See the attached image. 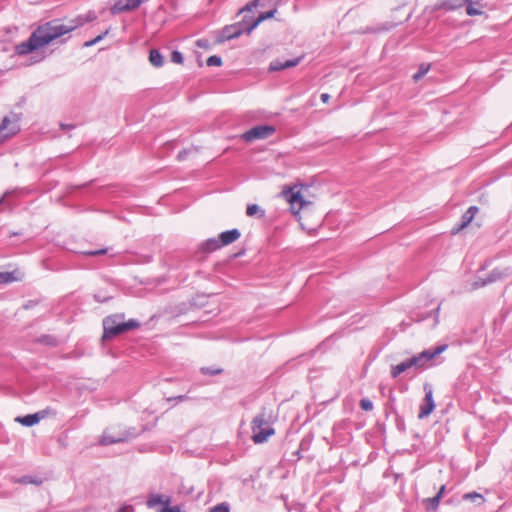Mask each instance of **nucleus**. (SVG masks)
I'll list each match as a JSON object with an SVG mask.
<instances>
[{
	"mask_svg": "<svg viewBox=\"0 0 512 512\" xmlns=\"http://www.w3.org/2000/svg\"><path fill=\"white\" fill-rule=\"evenodd\" d=\"M248 18L245 16L241 22L226 25L218 38L219 42H224L227 40L235 39L241 36L244 32H246V26L249 25Z\"/></svg>",
	"mask_w": 512,
	"mask_h": 512,
	"instance_id": "0eeeda50",
	"label": "nucleus"
},
{
	"mask_svg": "<svg viewBox=\"0 0 512 512\" xmlns=\"http://www.w3.org/2000/svg\"><path fill=\"white\" fill-rule=\"evenodd\" d=\"M445 488L446 486L445 485H442L440 490L437 492L436 495H440V499L442 498L443 494H444V491H445Z\"/></svg>",
	"mask_w": 512,
	"mask_h": 512,
	"instance_id": "3c124183",
	"label": "nucleus"
},
{
	"mask_svg": "<svg viewBox=\"0 0 512 512\" xmlns=\"http://www.w3.org/2000/svg\"><path fill=\"white\" fill-rule=\"evenodd\" d=\"M15 272H0V284H8L17 281Z\"/></svg>",
	"mask_w": 512,
	"mask_h": 512,
	"instance_id": "a878e982",
	"label": "nucleus"
},
{
	"mask_svg": "<svg viewBox=\"0 0 512 512\" xmlns=\"http://www.w3.org/2000/svg\"><path fill=\"white\" fill-rule=\"evenodd\" d=\"M18 190L17 189H14V190H8L6 191L2 197L0 198V205L5 201V199L9 198L11 195H13L14 193H16Z\"/></svg>",
	"mask_w": 512,
	"mask_h": 512,
	"instance_id": "37998d69",
	"label": "nucleus"
},
{
	"mask_svg": "<svg viewBox=\"0 0 512 512\" xmlns=\"http://www.w3.org/2000/svg\"><path fill=\"white\" fill-rule=\"evenodd\" d=\"M477 212H478V207L477 206H470L466 210V212L462 215L460 224H458L457 226L453 227L452 233L456 234L461 229H463L466 226H468L471 223V221L473 220V218L475 217Z\"/></svg>",
	"mask_w": 512,
	"mask_h": 512,
	"instance_id": "2eb2a0df",
	"label": "nucleus"
},
{
	"mask_svg": "<svg viewBox=\"0 0 512 512\" xmlns=\"http://www.w3.org/2000/svg\"><path fill=\"white\" fill-rule=\"evenodd\" d=\"M163 512H181V511L178 506H173V507L167 506L166 508H164Z\"/></svg>",
	"mask_w": 512,
	"mask_h": 512,
	"instance_id": "de8ad7c7",
	"label": "nucleus"
},
{
	"mask_svg": "<svg viewBox=\"0 0 512 512\" xmlns=\"http://www.w3.org/2000/svg\"><path fill=\"white\" fill-rule=\"evenodd\" d=\"M200 248L203 252L210 253L217 249H220L221 244L219 242V239L209 238L201 244Z\"/></svg>",
	"mask_w": 512,
	"mask_h": 512,
	"instance_id": "6ab92c4d",
	"label": "nucleus"
},
{
	"mask_svg": "<svg viewBox=\"0 0 512 512\" xmlns=\"http://www.w3.org/2000/svg\"><path fill=\"white\" fill-rule=\"evenodd\" d=\"M288 2L289 0H250L244 7L239 10V13L250 12L252 9L257 8L258 6H272L278 8Z\"/></svg>",
	"mask_w": 512,
	"mask_h": 512,
	"instance_id": "f8f14e48",
	"label": "nucleus"
},
{
	"mask_svg": "<svg viewBox=\"0 0 512 512\" xmlns=\"http://www.w3.org/2000/svg\"><path fill=\"white\" fill-rule=\"evenodd\" d=\"M170 60L175 64H182L184 61V57L180 51L174 50L171 52Z\"/></svg>",
	"mask_w": 512,
	"mask_h": 512,
	"instance_id": "f704fd0d",
	"label": "nucleus"
},
{
	"mask_svg": "<svg viewBox=\"0 0 512 512\" xmlns=\"http://www.w3.org/2000/svg\"><path fill=\"white\" fill-rule=\"evenodd\" d=\"M425 397L420 405V411L418 414L419 419H424L428 417L432 411L435 409V402L433 399V387L429 383H425L423 386Z\"/></svg>",
	"mask_w": 512,
	"mask_h": 512,
	"instance_id": "1a4fd4ad",
	"label": "nucleus"
},
{
	"mask_svg": "<svg viewBox=\"0 0 512 512\" xmlns=\"http://www.w3.org/2000/svg\"><path fill=\"white\" fill-rule=\"evenodd\" d=\"M278 8L272 7L269 11L262 12L259 14V16L255 19L249 17V25L246 26V33L250 34L260 23H262L265 20L271 19L275 16L277 13Z\"/></svg>",
	"mask_w": 512,
	"mask_h": 512,
	"instance_id": "ddd939ff",
	"label": "nucleus"
},
{
	"mask_svg": "<svg viewBox=\"0 0 512 512\" xmlns=\"http://www.w3.org/2000/svg\"><path fill=\"white\" fill-rule=\"evenodd\" d=\"M286 200L290 203L291 209L298 213L301 209H303L305 206H308L311 204V202L306 201L301 194L300 189L297 187L290 188L288 191L284 192Z\"/></svg>",
	"mask_w": 512,
	"mask_h": 512,
	"instance_id": "6e6552de",
	"label": "nucleus"
},
{
	"mask_svg": "<svg viewBox=\"0 0 512 512\" xmlns=\"http://www.w3.org/2000/svg\"><path fill=\"white\" fill-rule=\"evenodd\" d=\"M405 371H407V368L403 361L397 365H392L391 371H390L391 377L397 378V377H399L400 374H402Z\"/></svg>",
	"mask_w": 512,
	"mask_h": 512,
	"instance_id": "bb28decb",
	"label": "nucleus"
},
{
	"mask_svg": "<svg viewBox=\"0 0 512 512\" xmlns=\"http://www.w3.org/2000/svg\"><path fill=\"white\" fill-rule=\"evenodd\" d=\"M302 59L303 56L286 61L274 60L270 63L269 69L271 71H281L287 68L295 67L301 62Z\"/></svg>",
	"mask_w": 512,
	"mask_h": 512,
	"instance_id": "dca6fc26",
	"label": "nucleus"
},
{
	"mask_svg": "<svg viewBox=\"0 0 512 512\" xmlns=\"http://www.w3.org/2000/svg\"><path fill=\"white\" fill-rule=\"evenodd\" d=\"M159 504L168 506L170 504V498H164L162 495L159 494H151L146 501V505L149 508H154L156 505Z\"/></svg>",
	"mask_w": 512,
	"mask_h": 512,
	"instance_id": "a211bd4d",
	"label": "nucleus"
},
{
	"mask_svg": "<svg viewBox=\"0 0 512 512\" xmlns=\"http://www.w3.org/2000/svg\"><path fill=\"white\" fill-rule=\"evenodd\" d=\"M149 61L154 67H162L164 64V58L159 50L151 49L149 53Z\"/></svg>",
	"mask_w": 512,
	"mask_h": 512,
	"instance_id": "412c9836",
	"label": "nucleus"
},
{
	"mask_svg": "<svg viewBox=\"0 0 512 512\" xmlns=\"http://www.w3.org/2000/svg\"><path fill=\"white\" fill-rule=\"evenodd\" d=\"M395 425L398 431H400L401 433H404L406 431L405 421L403 417L399 416L398 414H396L395 417Z\"/></svg>",
	"mask_w": 512,
	"mask_h": 512,
	"instance_id": "e433bc0d",
	"label": "nucleus"
},
{
	"mask_svg": "<svg viewBox=\"0 0 512 512\" xmlns=\"http://www.w3.org/2000/svg\"><path fill=\"white\" fill-rule=\"evenodd\" d=\"M112 15L128 12V6L125 5V0H117L110 8Z\"/></svg>",
	"mask_w": 512,
	"mask_h": 512,
	"instance_id": "b1692460",
	"label": "nucleus"
},
{
	"mask_svg": "<svg viewBox=\"0 0 512 512\" xmlns=\"http://www.w3.org/2000/svg\"><path fill=\"white\" fill-rule=\"evenodd\" d=\"M125 5L128 6V11L137 9L141 3L139 0H125Z\"/></svg>",
	"mask_w": 512,
	"mask_h": 512,
	"instance_id": "ea45409f",
	"label": "nucleus"
},
{
	"mask_svg": "<svg viewBox=\"0 0 512 512\" xmlns=\"http://www.w3.org/2000/svg\"><path fill=\"white\" fill-rule=\"evenodd\" d=\"M187 399H189V397L187 395H179V396H176V397L169 398L168 400L169 401L175 400V401H178V402H183V401H185Z\"/></svg>",
	"mask_w": 512,
	"mask_h": 512,
	"instance_id": "49530a36",
	"label": "nucleus"
},
{
	"mask_svg": "<svg viewBox=\"0 0 512 512\" xmlns=\"http://www.w3.org/2000/svg\"><path fill=\"white\" fill-rule=\"evenodd\" d=\"M108 33H109V30H106L103 33L99 34L96 38H94L92 40H89V41H86L84 43V47H92V46H94L95 44H97L98 42L103 40Z\"/></svg>",
	"mask_w": 512,
	"mask_h": 512,
	"instance_id": "2f4dec72",
	"label": "nucleus"
},
{
	"mask_svg": "<svg viewBox=\"0 0 512 512\" xmlns=\"http://www.w3.org/2000/svg\"><path fill=\"white\" fill-rule=\"evenodd\" d=\"M462 499L463 500H469V501H472V502H476L477 500H479V504L483 503L484 502V497L477 493V492H469V493H466L462 496Z\"/></svg>",
	"mask_w": 512,
	"mask_h": 512,
	"instance_id": "c85d7f7f",
	"label": "nucleus"
},
{
	"mask_svg": "<svg viewBox=\"0 0 512 512\" xmlns=\"http://www.w3.org/2000/svg\"><path fill=\"white\" fill-rule=\"evenodd\" d=\"M503 277V273L498 269H493L486 278L478 277L474 283L473 288L478 289L486 286L487 284L494 283Z\"/></svg>",
	"mask_w": 512,
	"mask_h": 512,
	"instance_id": "4468645a",
	"label": "nucleus"
},
{
	"mask_svg": "<svg viewBox=\"0 0 512 512\" xmlns=\"http://www.w3.org/2000/svg\"><path fill=\"white\" fill-rule=\"evenodd\" d=\"M439 312H440V305H438L432 312L428 313L425 316H422L421 318H417V321H422L426 319L427 317L433 315L434 316V326H436L439 322Z\"/></svg>",
	"mask_w": 512,
	"mask_h": 512,
	"instance_id": "72a5a7b5",
	"label": "nucleus"
},
{
	"mask_svg": "<svg viewBox=\"0 0 512 512\" xmlns=\"http://www.w3.org/2000/svg\"><path fill=\"white\" fill-rule=\"evenodd\" d=\"M23 483H33V484H39L40 481L34 480L31 476H24L21 480Z\"/></svg>",
	"mask_w": 512,
	"mask_h": 512,
	"instance_id": "a18cd8bd",
	"label": "nucleus"
},
{
	"mask_svg": "<svg viewBox=\"0 0 512 512\" xmlns=\"http://www.w3.org/2000/svg\"><path fill=\"white\" fill-rule=\"evenodd\" d=\"M102 340L108 341L128 331L138 329L141 323L136 319L125 320L124 313H116L106 316L103 321Z\"/></svg>",
	"mask_w": 512,
	"mask_h": 512,
	"instance_id": "7ed1b4c3",
	"label": "nucleus"
},
{
	"mask_svg": "<svg viewBox=\"0 0 512 512\" xmlns=\"http://www.w3.org/2000/svg\"><path fill=\"white\" fill-rule=\"evenodd\" d=\"M208 512H230V505L227 502H222L210 508Z\"/></svg>",
	"mask_w": 512,
	"mask_h": 512,
	"instance_id": "7c9ffc66",
	"label": "nucleus"
},
{
	"mask_svg": "<svg viewBox=\"0 0 512 512\" xmlns=\"http://www.w3.org/2000/svg\"><path fill=\"white\" fill-rule=\"evenodd\" d=\"M466 6L468 16H478L484 14L485 5L482 0H438L435 4V10L454 11Z\"/></svg>",
	"mask_w": 512,
	"mask_h": 512,
	"instance_id": "20e7f679",
	"label": "nucleus"
},
{
	"mask_svg": "<svg viewBox=\"0 0 512 512\" xmlns=\"http://www.w3.org/2000/svg\"><path fill=\"white\" fill-rule=\"evenodd\" d=\"M276 131L273 125H257L242 134L245 142H253L259 139H266L272 136Z\"/></svg>",
	"mask_w": 512,
	"mask_h": 512,
	"instance_id": "423d86ee",
	"label": "nucleus"
},
{
	"mask_svg": "<svg viewBox=\"0 0 512 512\" xmlns=\"http://www.w3.org/2000/svg\"><path fill=\"white\" fill-rule=\"evenodd\" d=\"M196 46L199 47V48H203V49H209L210 47V42L208 39H198L196 41Z\"/></svg>",
	"mask_w": 512,
	"mask_h": 512,
	"instance_id": "79ce46f5",
	"label": "nucleus"
},
{
	"mask_svg": "<svg viewBox=\"0 0 512 512\" xmlns=\"http://www.w3.org/2000/svg\"><path fill=\"white\" fill-rule=\"evenodd\" d=\"M79 19L83 20V23L80 25V26H82L86 22L95 20L96 16L94 14H89V15H87V17H83L80 15V16L76 17L75 19L71 20L68 25H72V24L76 23Z\"/></svg>",
	"mask_w": 512,
	"mask_h": 512,
	"instance_id": "4c0bfd02",
	"label": "nucleus"
},
{
	"mask_svg": "<svg viewBox=\"0 0 512 512\" xmlns=\"http://www.w3.org/2000/svg\"><path fill=\"white\" fill-rule=\"evenodd\" d=\"M448 348L447 344L438 345L435 348L426 349L420 353H418V357L421 363V366L424 369H427L432 366L431 361L443 353Z\"/></svg>",
	"mask_w": 512,
	"mask_h": 512,
	"instance_id": "9d476101",
	"label": "nucleus"
},
{
	"mask_svg": "<svg viewBox=\"0 0 512 512\" xmlns=\"http://www.w3.org/2000/svg\"><path fill=\"white\" fill-rule=\"evenodd\" d=\"M200 372L203 375L215 376V375L221 374L223 372V369L220 367H215V366H212V367L204 366V367L200 368Z\"/></svg>",
	"mask_w": 512,
	"mask_h": 512,
	"instance_id": "cd10ccee",
	"label": "nucleus"
},
{
	"mask_svg": "<svg viewBox=\"0 0 512 512\" xmlns=\"http://www.w3.org/2000/svg\"><path fill=\"white\" fill-rule=\"evenodd\" d=\"M60 127H61L62 130H71V129L75 128V125L74 124H64V123H61Z\"/></svg>",
	"mask_w": 512,
	"mask_h": 512,
	"instance_id": "09e8293b",
	"label": "nucleus"
},
{
	"mask_svg": "<svg viewBox=\"0 0 512 512\" xmlns=\"http://www.w3.org/2000/svg\"><path fill=\"white\" fill-rule=\"evenodd\" d=\"M404 364L406 365L407 370L414 368L415 370H423L418 355H413L412 357L405 359Z\"/></svg>",
	"mask_w": 512,
	"mask_h": 512,
	"instance_id": "5701e85b",
	"label": "nucleus"
},
{
	"mask_svg": "<svg viewBox=\"0 0 512 512\" xmlns=\"http://www.w3.org/2000/svg\"><path fill=\"white\" fill-rule=\"evenodd\" d=\"M278 413L272 405H263L251 422L252 441L255 444L265 443L275 434L272 425L277 421Z\"/></svg>",
	"mask_w": 512,
	"mask_h": 512,
	"instance_id": "f03ea898",
	"label": "nucleus"
},
{
	"mask_svg": "<svg viewBox=\"0 0 512 512\" xmlns=\"http://www.w3.org/2000/svg\"><path fill=\"white\" fill-rule=\"evenodd\" d=\"M240 236V231L237 228H234L220 233L218 239L221 244V247H223L237 241L240 238Z\"/></svg>",
	"mask_w": 512,
	"mask_h": 512,
	"instance_id": "f3484780",
	"label": "nucleus"
},
{
	"mask_svg": "<svg viewBox=\"0 0 512 512\" xmlns=\"http://www.w3.org/2000/svg\"><path fill=\"white\" fill-rule=\"evenodd\" d=\"M19 121L20 115L14 112H11L8 116L3 118L0 123V143L20 131Z\"/></svg>",
	"mask_w": 512,
	"mask_h": 512,
	"instance_id": "39448f33",
	"label": "nucleus"
},
{
	"mask_svg": "<svg viewBox=\"0 0 512 512\" xmlns=\"http://www.w3.org/2000/svg\"><path fill=\"white\" fill-rule=\"evenodd\" d=\"M49 413V409L40 410L34 414H27L25 416H18L15 418V421L22 424L26 427H32L38 424L42 419H44Z\"/></svg>",
	"mask_w": 512,
	"mask_h": 512,
	"instance_id": "9b49d317",
	"label": "nucleus"
},
{
	"mask_svg": "<svg viewBox=\"0 0 512 512\" xmlns=\"http://www.w3.org/2000/svg\"><path fill=\"white\" fill-rule=\"evenodd\" d=\"M474 8H476V9H480V6H479V5H477V4H474Z\"/></svg>",
	"mask_w": 512,
	"mask_h": 512,
	"instance_id": "864d4df0",
	"label": "nucleus"
},
{
	"mask_svg": "<svg viewBox=\"0 0 512 512\" xmlns=\"http://www.w3.org/2000/svg\"><path fill=\"white\" fill-rule=\"evenodd\" d=\"M246 214L249 217L257 216L258 218L265 217V210L257 204H249L246 209Z\"/></svg>",
	"mask_w": 512,
	"mask_h": 512,
	"instance_id": "4be33fe9",
	"label": "nucleus"
},
{
	"mask_svg": "<svg viewBox=\"0 0 512 512\" xmlns=\"http://www.w3.org/2000/svg\"><path fill=\"white\" fill-rule=\"evenodd\" d=\"M440 495L424 500L425 507L428 511H436L440 503Z\"/></svg>",
	"mask_w": 512,
	"mask_h": 512,
	"instance_id": "393cba45",
	"label": "nucleus"
},
{
	"mask_svg": "<svg viewBox=\"0 0 512 512\" xmlns=\"http://www.w3.org/2000/svg\"><path fill=\"white\" fill-rule=\"evenodd\" d=\"M125 440L126 438L123 436L115 437L110 434L104 433L99 439V444L102 446H108L116 443H121Z\"/></svg>",
	"mask_w": 512,
	"mask_h": 512,
	"instance_id": "aec40b11",
	"label": "nucleus"
},
{
	"mask_svg": "<svg viewBox=\"0 0 512 512\" xmlns=\"http://www.w3.org/2000/svg\"><path fill=\"white\" fill-rule=\"evenodd\" d=\"M127 511H128L127 507H121L117 512H127Z\"/></svg>",
	"mask_w": 512,
	"mask_h": 512,
	"instance_id": "603ef678",
	"label": "nucleus"
},
{
	"mask_svg": "<svg viewBox=\"0 0 512 512\" xmlns=\"http://www.w3.org/2000/svg\"><path fill=\"white\" fill-rule=\"evenodd\" d=\"M320 98L323 103H327L330 99V95L327 93H323L321 94Z\"/></svg>",
	"mask_w": 512,
	"mask_h": 512,
	"instance_id": "8fccbe9b",
	"label": "nucleus"
},
{
	"mask_svg": "<svg viewBox=\"0 0 512 512\" xmlns=\"http://www.w3.org/2000/svg\"><path fill=\"white\" fill-rule=\"evenodd\" d=\"M429 71V66L425 64H421L418 68V71L413 75V80L415 82L419 81L425 74Z\"/></svg>",
	"mask_w": 512,
	"mask_h": 512,
	"instance_id": "c756f323",
	"label": "nucleus"
},
{
	"mask_svg": "<svg viewBox=\"0 0 512 512\" xmlns=\"http://www.w3.org/2000/svg\"><path fill=\"white\" fill-rule=\"evenodd\" d=\"M108 251H109L108 248H102V249H98V250L85 251V252H83V254L86 256L94 257V256L104 255Z\"/></svg>",
	"mask_w": 512,
	"mask_h": 512,
	"instance_id": "58836bf2",
	"label": "nucleus"
},
{
	"mask_svg": "<svg viewBox=\"0 0 512 512\" xmlns=\"http://www.w3.org/2000/svg\"><path fill=\"white\" fill-rule=\"evenodd\" d=\"M83 23L82 19H79L72 25H65L58 19H54L39 25L29 36L26 41H23L16 45L15 53L17 55H27L39 48H42L52 41L60 38L61 36L72 32L76 28L80 27Z\"/></svg>",
	"mask_w": 512,
	"mask_h": 512,
	"instance_id": "f257e3e1",
	"label": "nucleus"
},
{
	"mask_svg": "<svg viewBox=\"0 0 512 512\" xmlns=\"http://www.w3.org/2000/svg\"><path fill=\"white\" fill-rule=\"evenodd\" d=\"M112 297L109 296H102L101 294H95L94 299L99 303H104L110 300Z\"/></svg>",
	"mask_w": 512,
	"mask_h": 512,
	"instance_id": "c03bdc74",
	"label": "nucleus"
},
{
	"mask_svg": "<svg viewBox=\"0 0 512 512\" xmlns=\"http://www.w3.org/2000/svg\"><path fill=\"white\" fill-rule=\"evenodd\" d=\"M359 405L364 411H371L373 409V402L369 398H362Z\"/></svg>",
	"mask_w": 512,
	"mask_h": 512,
	"instance_id": "c9c22d12",
	"label": "nucleus"
},
{
	"mask_svg": "<svg viewBox=\"0 0 512 512\" xmlns=\"http://www.w3.org/2000/svg\"><path fill=\"white\" fill-rule=\"evenodd\" d=\"M206 64L209 67H212V66L219 67V66L222 65V58L220 56H218V55H212V56L207 58Z\"/></svg>",
	"mask_w": 512,
	"mask_h": 512,
	"instance_id": "473e14b6",
	"label": "nucleus"
},
{
	"mask_svg": "<svg viewBox=\"0 0 512 512\" xmlns=\"http://www.w3.org/2000/svg\"><path fill=\"white\" fill-rule=\"evenodd\" d=\"M40 342L46 345L54 346L56 345V339L50 335H45L40 338Z\"/></svg>",
	"mask_w": 512,
	"mask_h": 512,
	"instance_id": "a19ab883",
	"label": "nucleus"
}]
</instances>
